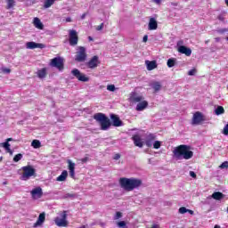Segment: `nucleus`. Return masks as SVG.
Masks as SVG:
<instances>
[{"mask_svg":"<svg viewBox=\"0 0 228 228\" xmlns=\"http://www.w3.org/2000/svg\"><path fill=\"white\" fill-rule=\"evenodd\" d=\"M227 31H228V28H220L217 30V33L224 35V33H227Z\"/></svg>","mask_w":228,"mask_h":228,"instance_id":"nucleus-43","label":"nucleus"},{"mask_svg":"<svg viewBox=\"0 0 228 228\" xmlns=\"http://www.w3.org/2000/svg\"><path fill=\"white\" fill-rule=\"evenodd\" d=\"M88 39H89L90 41L94 40V38H92V37H89Z\"/></svg>","mask_w":228,"mask_h":228,"instance_id":"nucleus-57","label":"nucleus"},{"mask_svg":"<svg viewBox=\"0 0 228 228\" xmlns=\"http://www.w3.org/2000/svg\"><path fill=\"white\" fill-rule=\"evenodd\" d=\"M151 228H159V225H158V224H153V225L151 226Z\"/></svg>","mask_w":228,"mask_h":228,"instance_id":"nucleus-54","label":"nucleus"},{"mask_svg":"<svg viewBox=\"0 0 228 228\" xmlns=\"http://www.w3.org/2000/svg\"><path fill=\"white\" fill-rule=\"evenodd\" d=\"M119 218H122V213L121 212H117L114 220H118Z\"/></svg>","mask_w":228,"mask_h":228,"instance_id":"nucleus-41","label":"nucleus"},{"mask_svg":"<svg viewBox=\"0 0 228 228\" xmlns=\"http://www.w3.org/2000/svg\"><path fill=\"white\" fill-rule=\"evenodd\" d=\"M147 40H149V37L148 36H144L142 38V42H147Z\"/></svg>","mask_w":228,"mask_h":228,"instance_id":"nucleus-49","label":"nucleus"},{"mask_svg":"<svg viewBox=\"0 0 228 228\" xmlns=\"http://www.w3.org/2000/svg\"><path fill=\"white\" fill-rule=\"evenodd\" d=\"M2 71L4 73V74H10V72H12V70L10 69H7V68H3L2 69Z\"/></svg>","mask_w":228,"mask_h":228,"instance_id":"nucleus-45","label":"nucleus"},{"mask_svg":"<svg viewBox=\"0 0 228 228\" xmlns=\"http://www.w3.org/2000/svg\"><path fill=\"white\" fill-rule=\"evenodd\" d=\"M21 170L23 171V174L21 175L22 181H28V179L35 175V168H33V167L31 166L22 167Z\"/></svg>","mask_w":228,"mask_h":228,"instance_id":"nucleus-4","label":"nucleus"},{"mask_svg":"<svg viewBox=\"0 0 228 228\" xmlns=\"http://www.w3.org/2000/svg\"><path fill=\"white\" fill-rule=\"evenodd\" d=\"M119 185L125 191H133V190H136V188L142 186V180L122 177L119 179Z\"/></svg>","mask_w":228,"mask_h":228,"instance_id":"nucleus-2","label":"nucleus"},{"mask_svg":"<svg viewBox=\"0 0 228 228\" xmlns=\"http://www.w3.org/2000/svg\"><path fill=\"white\" fill-rule=\"evenodd\" d=\"M56 0H45L44 3V8H51Z\"/></svg>","mask_w":228,"mask_h":228,"instance_id":"nucleus-31","label":"nucleus"},{"mask_svg":"<svg viewBox=\"0 0 228 228\" xmlns=\"http://www.w3.org/2000/svg\"><path fill=\"white\" fill-rule=\"evenodd\" d=\"M173 157L176 161L191 159L193 158V151H190V146L182 144L174 149Z\"/></svg>","mask_w":228,"mask_h":228,"instance_id":"nucleus-1","label":"nucleus"},{"mask_svg":"<svg viewBox=\"0 0 228 228\" xmlns=\"http://www.w3.org/2000/svg\"><path fill=\"white\" fill-rule=\"evenodd\" d=\"M201 122H204V115L201 112H195L192 118V126H199Z\"/></svg>","mask_w":228,"mask_h":228,"instance_id":"nucleus-11","label":"nucleus"},{"mask_svg":"<svg viewBox=\"0 0 228 228\" xmlns=\"http://www.w3.org/2000/svg\"><path fill=\"white\" fill-rule=\"evenodd\" d=\"M69 175L74 179L76 177V164L72 160H68Z\"/></svg>","mask_w":228,"mask_h":228,"instance_id":"nucleus-18","label":"nucleus"},{"mask_svg":"<svg viewBox=\"0 0 228 228\" xmlns=\"http://www.w3.org/2000/svg\"><path fill=\"white\" fill-rule=\"evenodd\" d=\"M26 47L28 49H44L45 48V45L35 42H27Z\"/></svg>","mask_w":228,"mask_h":228,"instance_id":"nucleus-14","label":"nucleus"},{"mask_svg":"<svg viewBox=\"0 0 228 228\" xmlns=\"http://www.w3.org/2000/svg\"><path fill=\"white\" fill-rule=\"evenodd\" d=\"M178 53L181 54H185V56H191V49L183 45V41L177 42Z\"/></svg>","mask_w":228,"mask_h":228,"instance_id":"nucleus-8","label":"nucleus"},{"mask_svg":"<svg viewBox=\"0 0 228 228\" xmlns=\"http://www.w3.org/2000/svg\"><path fill=\"white\" fill-rule=\"evenodd\" d=\"M31 145L34 147V149H40V147H42V144L38 140L32 141Z\"/></svg>","mask_w":228,"mask_h":228,"instance_id":"nucleus-32","label":"nucleus"},{"mask_svg":"<svg viewBox=\"0 0 228 228\" xmlns=\"http://www.w3.org/2000/svg\"><path fill=\"white\" fill-rule=\"evenodd\" d=\"M7 1V9L10 10L15 6V0H6Z\"/></svg>","mask_w":228,"mask_h":228,"instance_id":"nucleus-33","label":"nucleus"},{"mask_svg":"<svg viewBox=\"0 0 228 228\" xmlns=\"http://www.w3.org/2000/svg\"><path fill=\"white\" fill-rule=\"evenodd\" d=\"M110 118H111V120L113 122V126L115 127H120V126H122V121L120 120V118L118 117L117 115L111 114Z\"/></svg>","mask_w":228,"mask_h":228,"instance_id":"nucleus-19","label":"nucleus"},{"mask_svg":"<svg viewBox=\"0 0 228 228\" xmlns=\"http://www.w3.org/2000/svg\"><path fill=\"white\" fill-rule=\"evenodd\" d=\"M94 118L96 122H99L102 131H108L110 129L111 122H110V118H108L106 115L102 113H96L94 115Z\"/></svg>","mask_w":228,"mask_h":228,"instance_id":"nucleus-3","label":"nucleus"},{"mask_svg":"<svg viewBox=\"0 0 228 228\" xmlns=\"http://www.w3.org/2000/svg\"><path fill=\"white\" fill-rule=\"evenodd\" d=\"M118 227L120 228H127V226H126V222L125 221H120L118 223Z\"/></svg>","mask_w":228,"mask_h":228,"instance_id":"nucleus-39","label":"nucleus"},{"mask_svg":"<svg viewBox=\"0 0 228 228\" xmlns=\"http://www.w3.org/2000/svg\"><path fill=\"white\" fill-rule=\"evenodd\" d=\"M154 3H156V4H161V0H153Z\"/></svg>","mask_w":228,"mask_h":228,"instance_id":"nucleus-51","label":"nucleus"},{"mask_svg":"<svg viewBox=\"0 0 228 228\" xmlns=\"http://www.w3.org/2000/svg\"><path fill=\"white\" fill-rule=\"evenodd\" d=\"M196 73H197V69H193L189 70L188 76H195Z\"/></svg>","mask_w":228,"mask_h":228,"instance_id":"nucleus-42","label":"nucleus"},{"mask_svg":"<svg viewBox=\"0 0 228 228\" xmlns=\"http://www.w3.org/2000/svg\"><path fill=\"white\" fill-rule=\"evenodd\" d=\"M33 25L37 29H44V23L37 17L33 20Z\"/></svg>","mask_w":228,"mask_h":228,"instance_id":"nucleus-25","label":"nucleus"},{"mask_svg":"<svg viewBox=\"0 0 228 228\" xmlns=\"http://www.w3.org/2000/svg\"><path fill=\"white\" fill-rule=\"evenodd\" d=\"M76 61H86V49L83 46H78L77 55L75 57Z\"/></svg>","mask_w":228,"mask_h":228,"instance_id":"nucleus-7","label":"nucleus"},{"mask_svg":"<svg viewBox=\"0 0 228 228\" xmlns=\"http://www.w3.org/2000/svg\"><path fill=\"white\" fill-rule=\"evenodd\" d=\"M54 223L58 227H67L69 221H67V211L61 213V217H56Z\"/></svg>","mask_w":228,"mask_h":228,"instance_id":"nucleus-5","label":"nucleus"},{"mask_svg":"<svg viewBox=\"0 0 228 228\" xmlns=\"http://www.w3.org/2000/svg\"><path fill=\"white\" fill-rule=\"evenodd\" d=\"M129 101L130 102H142L143 96L133 92L130 94Z\"/></svg>","mask_w":228,"mask_h":228,"instance_id":"nucleus-15","label":"nucleus"},{"mask_svg":"<svg viewBox=\"0 0 228 228\" xmlns=\"http://www.w3.org/2000/svg\"><path fill=\"white\" fill-rule=\"evenodd\" d=\"M225 4L228 5V0H225Z\"/></svg>","mask_w":228,"mask_h":228,"instance_id":"nucleus-59","label":"nucleus"},{"mask_svg":"<svg viewBox=\"0 0 228 228\" xmlns=\"http://www.w3.org/2000/svg\"><path fill=\"white\" fill-rule=\"evenodd\" d=\"M51 66L55 67L59 70L63 69V59L61 57H55L51 61Z\"/></svg>","mask_w":228,"mask_h":228,"instance_id":"nucleus-10","label":"nucleus"},{"mask_svg":"<svg viewBox=\"0 0 228 228\" xmlns=\"http://www.w3.org/2000/svg\"><path fill=\"white\" fill-rule=\"evenodd\" d=\"M22 158H23V155L21 153L15 155L13 158L14 163H19V161H20V159H22Z\"/></svg>","mask_w":228,"mask_h":228,"instance_id":"nucleus-34","label":"nucleus"},{"mask_svg":"<svg viewBox=\"0 0 228 228\" xmlns=\"http://www.w3.org/2000/svg\"><path fill=\"white\" fill-rule=\"evenodd\" d=\"M225 113V110L222 106H217V108L215 110L216 115H224Z\"/></svg>","mask_w":228,"mask_h":228,"instance_id":"nucleus-30","label":"nucleus"},{"mask_svg":"<svg viewBox=\"0 0 228 228\" xmlns=\"http://www.w3.org/2000/svg\"><path fill=\"white\" fill-rule=\"evenodd\" d=\"M214 228H220V225L216 224Z\"/></svg>","mask_w":228,"mask_h":228,"instance_id":"nucleus-56","label":"nucleus"},{"mask_svg":"<svg viewBox=\"0 0 228 228\" xmlns=\"http://www.w3.org/2000/svg\"><path fill=\"white\" fill-rule=\"evenodd\" d=\"M147 106H149V102H147V101L139 102L136 106V111H143Z\"/></svg>","mask_w":228,"mask_h":228,"instance_id":"nucleus-24","label":"nucleus"},{"mask_svg":"<svg viewBox=\"0 0 228 228\" xmlns=\"http://www.w3.org/2000/svg\"><path fill=\"white\" fill-rule=\"evenodd\" d=\"M102 28H104V23H102L101 25L97 26L96 30L101 31L102 29Z\"/></svg>","mask_w":228,"mask_h":228,"instance_id":"nucleus-46","label":"nucleus"},{"mask_svg":"<svg viewBox=\"0 0 228 228\" xmlns=\"http://www.w3.org/2000/svg\"><path fill=\"white\" fill-rule=\"evenodd\" d=\"M219 168L224 169V168H228V161L223 162L220 166Z\"/></svg>","mask_w":228,"mask_h":228,"instance_id":"nucleus-40","label":"nucleus"},{"mask_svg":"<svg viewBox=\"0 0 228 228\" xmlns=\"http://www.w3.org/2000/svg\"><path fill=\"white\" fill-rule=\"evenodd\" d=\"M71 74L78 79V81H82L83 83H88L90 81V77H86V75L81 73L79 69H74L71 70Z\"/></svg>","mask_w":228,"mask_h":228,"instance_id":"nucleus-6","label":"nucleus"},{"mask_svg":"<svg viewBox=\"0 0 228 228\" xmlns=\"http://www.w3.org/2000/svg\"><path fill=\"white\" fill-rule=\"evenodd\" d=\"M154 142H156V134H149L146 136V141H145L146 146L147 147H152Z\"/></svg>","mask_w":228,"mask_h":228,"instance_id":"nucleus-17","label":"nucleus"},{"mask_svg":"<svg viewBox=\"0 0 228 228\" xmlns=\"http://www.w3.org/2000/svg\"><path fill=\"white\" fill-rule=\"evenodd\" d=\"M99 57L94 55L87 63L89 69H96L99 66Z\"/></svg>","mask_w":228,"mask_h":228,"instance_id":"nucleus-16","label":"nucleus"},{"mask_svg":"<svg viewBox=\"0 0 228 228\" xmlns=\"http://www.w3.org/2000/svg\"><path fill=\"white\" fill-rule=\"evenodd\" d=\"M82 163H86L88 161V158H84L81 159Z\"/></svg>","mask_w":228,"mask_h":228,"instance_id":"nucleus-50","label":"nucleus"},{"mask_svg":"<svg viewBox=\"0 0 228 228\" xmlns=\"http://www.w3.org/2000/svg\"><path fill=\"white\" fill-rule=\"evenodd\" d=\"M172 6H177V3H173Z\"/></svg>","mask_w":228,"mask_h":228,"instance_id":"nucleus-55","label":"nucleus"},{"mask_svg":"<svg viewBox=\"0 0 228 228\" xmlns=\"http://www.w3.org/2000/svg\"><path fill=\"white\" fill-rule=\"evenodd\" d=\"M190 175H191V177H192L193 179H195V177H197V175H196L195 172H193V171H190Z\"/></svg>","mask_w":228,"mask_h":228,"instance_id":"nucleus-47","label":"nucleus"},{"mask_svg":"<svg viewBox=\"0 0 228 228\" xmlns=\"http://www.w3.org/2000/svg\"><path fill=\"white\" fill-rule=\"evenodd\" d=\"M145 65L147 66V70H154L158 67L156 61H146Z\"/></svg>","mask_w":228,"mask_h":228,"instance_id":"nucleus-23","label":"nucleus"},{"mask_svg":"<svg viewBox=\"0 0 228 228\" xmlns=\"http://www.w3.org/2000/svg\"><path fill=\"white\" fill-rule=\"evenodd\" d=\"M178 213H180V215H184L185 213H188V208L182 207L179 208Z\"/></svg>","mask_w":228,"mask_h":228,"instance_id":"nucleus-37","label":"nucleus"},{"mask_svg":"<svg viewBox=\"0 0 228 228\" xmlns=\"http://www.w3.org/2000/svg\"><path fill=\"white\" fill-rule=\"evenodd\" d=\"M30 195L32 199H34L35 200H37V199H42V195H44V191L40 187H37L30 191Z\"/></svg>","mask_w":228,"mask_h":228,"instance_id":"nucleus-13","label":"nucleus"},{"mask_svg":"<svg viewBox=\"0 0 228 228\" xmlns=\"http://www.w3.org/2000/svg\"><path fill=\"white\" fill-rule=\"evenodd\" d=\"M149 163H150V164L151 163V159H149Z\"/></svg>","mask_w":228,"mask_h":228,"instance_id":"nucleus-60","label":"nucleus"},{"mask_svg":"<svg viewBox=\"0 0 228 228\" xmlns=\"http://www.w3.org/2000/svg\"><path fill=\"white\" fill-rule=\"evenodd\" d=\"M85 17H86V14H83V15H82V19H85Z\"/></svg>","mask_w":228,"mask_h":228,"instance_id":"nucleus-58","label":"nucleus"},{"mask_svg":"<svg viewBox=\"0 0 228 228\" xmlns=\"http://www.w3.org/2000/svg\"><path fill=\"white\" fill-rule=\"evenodd\" d=\"M187 213H189L190 215H193L194 212H193V210H190L187 208Z\"/></svg>","mask_w":228,"mask_h":228,"instance_id":"nucleus-53","label":"nucleus"},{"mask_svg":"<svg viewBox=\"0 0 228 228\" xmlns=\"http://www.w3.org/2000/svg\"><path fill=\"white\" fill-rule=\"evenodd\" d=\"M226 40H227V42H228V37H226Z\"/></svg>","mask_w":228,"mask_h":228,"instance_id":"nucleus-61","label":"nucleus"},{"mask_svg":"<svg viewBox=\"0 0 228 228\" xmlns=\"http://www.w3.org/2000/svg\"><path fill=\"white\" fill-rule=\"evenodd\" d=\"M66 22H72V19L70 17L66 18Z\"/></svg>","mask_w":228,"mask_h":228,"instance_id":"nucleus-52","label":"nucleus"},{"mask_svg":"<svg viewBox=\"0 0 228 228\" xmlns=\"http://www.w3.org/2000/svg\"><path fill=\"white\" fill-rule=\"evenodd\" d=\"M132 140L136 147H143V142H142V137H140V135H134Z\"/></svg>","mask_w":228,"mask_h":228,"instance_id":"nucleus-21","label":"nucleus"},{"mask_svg":"<svg viewBox=\"0 0 228 228\" xmlns=\"http://www.w3.org/2000/svg\"><path fill=\"white\" fill-rule=\"evenodd\" d=\"M37 77H39V79H44V77H45V76H47V69L43 68V69L37 70Z\"/></svg>","mask_w":228,"mask_h":228,"instance_id":"nucleus-28","label":"nucleus"},{"mask_svg":"<svg viewBox=\"0 0 228 228\" xmlns=\"http://www.w3.org/2000/svg\"><path fill=\"white\" fill-rule=\"evenodd\" d=\"M217 19H218V20H220L221 22H224V23H225V17H224V15H219L218 17H217Z\"/></svg>","mask_w":228,"mask_h":228,"instance_id":"nucleus-44","label":"nucleus"},{"mask_svg":"<svg viewBox=\"0 0 228 228\" xmlns=\"http://www.w3.org/2000/svg\"><path fill=\"white\" fill-rule=\"evenodd\" d=\"M69 45H77L79 37H77V32L74 29L69 31Z\"/></svg>","mask_w":228,"mask_h":228,"instance_id":"nucleus-9","label":"nucleus"},{"mask_svg":"<svg viewBox=\"0 0 228 228\" xmlns=\"http://www.w3.org/2000/svg\"><path fill=\"white\" fill-rule=\"evenodd\" d=\"M148 29L150 31H154L155 29H158V21H156V19L151 18L149 24H148Z\"/></svg>","mask_w":228,"mask_h":228,"instance_id":"nucleus-20","label":"nucleus"},{"mask_svg":"<svg viewBox=\"0 0 228 228\" xmlns=\"http://www.w3.org/2000/svg\"><path fill=\"white\" fill-rule=\"evenodd\" d=\"M211 197L212 199H215V200H221V199H224V194L220 191H216Z\"/></svg>","mask_w":228,"mask_h":228,"instance_id":"nucleus-29","label":"nucleus"},{"mask_svg":"<svg viewBox=\"0 0 228 228\" xmlns=\"http://www.w3.org/2000/svg\"><path fill=\"white\" fill-rule=\"evenodd\" d=\"M152 147H153V149H159L161 147V142L154 141Z\"/></svg>","mask_w":228,"mask_h":228,"instance_id":"nucleus-36","label":"nucleus"},{"mask_svg":"<svg viewBox=\"0 0 228 228\" xmlns=\"http://www.w3.org/2000/svg\"><path fill=\"white\" fill-rule=\"evenodd\" d=\"M107 90L109 92H115V90H116L115 85H109V86H107Z\"/></svg>","mask_w":228,"mask_h":228,"instance_id":"nucleus-38","label":"nucleus"},{"mask_svg":"<svg viewBox=\"0 0 228 228\" xmlns=\"http://www.w3.org/2000/svg\"><path fill=\"white\" fill-rule=\"evenodd\" d=\"M174 65H175V60L168 59L167 60V67H169V69H172V67H174Z\"/></svg>","mask_w":228,"mask_h":228,"instance_id":"nucleus-35","label":"nucleus"},{"mask_svg":"<svg viewBox=\"0 0 228 228\" xmlns=\"http://www.w3.org/2000/svg\"><path fill=\"white\" fill-rule=\"evenodd\" d=\"M113 159H116V160L120 159V154L118 153L115 154L113 157Z\"/></svg>","mask_w":228,"mask_h":228,"instance_id":"nucleus-48","label":"nucleus"},{"mask_svg":"<svg viewBox=\"0 0 228 228\" xmlns=\"http://www.w3.org/2000/svg\"><path fill=\"white\" fill-rule=\"evenodd\" d=\"M150 86L153 88L154 92H159L161 90V82L153 81L150 84Z\"/></svg>","mask_w":228,"mask_h":228,"instance_id":"nucleus-27","label":"nucleus"},{"mask_svg":"<svg viewBox=\"0 0 228 228\" xmlns=\"http://www.w3.org/2000/svg\"><path fill=\"white\" fill-rule=\"evenodd\" d=\"M45 222V213H41L37 218V221L35 223L34 227H38V225H42Z\"/></svg>","mask_w":228,"mask_h":228,"instance_id":"nucleus-22","label":"nucleus"},{"mask_svg":"<svg viewBox=\"0 0 228 228\" xmlns=\"http://www.w3.org/2000/svg\"><path fill=\"white\" fill-rule=\"evenodd\" d=\"M69 176V172L67 170H63L61 175H59L56 179L59 183H62L63 181H67V177Z\"/></svg>","mask_w":228,"mask_h":228,"instance_id":"nucleus-26","label":"nucleus"},{"mask_svg":"<svg viewBox=\"0 0 228 228\" xmlns=\"http://www.w3.org/2000/svg\"><path fill=\"white\" fill-rule=\"evenodd\" d=\"M10 142H13L12 138H7L4 142L0 143V147H3L6 152L10 153V156H13V151L10 147L12 145L10 144Z\"/></svg>","mask_w":228,"mask_h":228,"instance_id":"nucleus-12","label":"nucleus"}]
</instances>
